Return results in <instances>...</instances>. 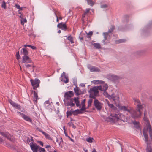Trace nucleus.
<instances>
[{
  "label": "nucleus",
  "mask_w": 152,
  "mask_h": 152,
  "mask_svg": "<svg viewBox=\"0 0 152 152\" xmlns=\"http://www.w3.org/2000/svg\"><path fill=\"white\" fill-rule=\"evenodd\" d=\"M39 152H46L45 149L41 147H39Z\"/></svg>",
  "instance_id": "obj_45"
},
{
  "label": "nucleus",
  "mask_w": 152,
  "mask_h": 152,
  "mask_svg": "<svg viewBox=\"0 0 152 152\" xmlns=\"http://www.w3.org/2000/svg\"><path fill=\"white\" fill-rule=\"evenodd\" d=\"M92 152H96V150L94 148L93 149V151H92Z\"/></svg>",
  "instance_id": "obj_61"
},
{
  "label": "nucleus",
  "mask_w": 152,
  "mask_h": 152,
  "mask_svg": "<svg viewBox=\"0 0 152 152\" xmlns=\"http://www.w3.org/2000/svg\"><path fill=\"white\" fill-rule=\"evenodd\" d=\"M99 86H95L91 88L89 91L90 93V96L91 98H94L95 96H97L98 94V90H99Z\"/></svg>",
  "instance_id": "obj_4"
},
{
  "label": "nucleus",
  "mask_w": 152,
  "mask_h": 152,
  "mask_svg": "<svg viewBox=\"0 0 152 152\" xmlns=\"http://www.w3.org/2000/svg\"><path fill=\"white\" fill-rule=\"evenodd\" d=\"M15 6L19 10H21L22 9L21 8L20 6L18 4H15Z\"/></svg>",
  "instance_id": "obj_47"
},
{
  "label": "nucleus",
  "mask_w": 152,
  "mask_h": 152,
  "mask_svg": "<svg viewBox=\"0 0 152 152\" xmlns=\"http://www.w3.org/2000/svg\"><path fill=\"white\" fill-rule=\"evenodd\" d=\"M17 113L18 115L21 116L22 117H23V116L25 115L24 114L22 113H21L20 112H18Z\"/></svg>",
  "instance_id": "obj_46"
},
{
  "label": "nucleus",
  "mask_w": 152,
  "mask_h": 152,
  "mask_svg": "<svg viewBox=\"0 0 152 152\" xmlns=\"http://www.w3.org/2000/svg\"><path fill=\"white\" fill-rule=\"evenodd\" d=\"M131 112H129L131 117L134 118L136 119L140 118L141 116V113L140 110L131 109Z\"/></svg>",
  "instance_id": "obj_3"
},
{
  "label": "nucleus",
  "mask_w": 152,
  "mask_h": 152,
  "mask_svg": "<svg viewBox=\"0 0 152 152\" xmlns=\"http://www.w3.org/2000/svg\"><path fill=\"white\" fill-rule=\"evenodd\" d=\"M73 113H74V111H67L66 112V116L67 117L70 116Z\"/></svg>",
  "instance_id": "obj_35"
},
{
  "label": "nucleus",
  "mask_w": 152,
  "mask_h": 152,
  "mask_svg": "<svg viewBox=\"0 0 152 152\" xmlns=\"http://www.w3.org/2000/svg\"><path fill=\"white\" fill-rule=\"evenodd\" d=\"M135 127L137 129L139 128V123L138 122L134 121H132Z\"/></svg>",
  "instance_id": "obj_32"
},
{
  "label": "nucleus",
  "mask_w": 152,
  "mask_h": 152,
  "mask_svg": "<svg viewBox=\"0 0 152 152\" xmlns=\"http://www.w3.org/2000/svg\"><path fill=\"white\" fill-rule=\"evenodd\" d=\"M74 95V93L72 91H69L66 92L64 95L65 99H71V97H72Z\"/></svg>",
  "instance_id": "obj_13"
},
{
  "label": "nucleus",
  "mask_w": 152,
  "mask_h": 152,
  "mask_svg": "<svg viewBox=\"0 0 152 152\" xmlns=\"http://www.w3.org/2000/svg\"><path fill=\"white\" fill-rule=\"evenodd\" d=\"M117 114H112L110 116L107 118V121L111 122H114L117 121L118 119H117Z\"/></svg>",
  "instance_id": "obj_11"
},
{
  "label": "nucleus",
  "mask_w": 152,
  "mask_h": 152,
  "mask_svg": "<svg viewBox=\"0 0 152 152\" xmlns=\"http://www.w3.org/2000/svg\"><path fill=\"white\" fill-rule=\"evenodd\" d=\"M144 120L146 121V126L144 128H146V129L148 128V127L149 125L150 126H151L149 121L148 120V119L146 118V117H145V116L143 118Z\"/></svg>",
  "instance_id": "obj_21"
},
{
  "label": "nucleus",
  "mask_w": 152,
  "mask_h": 152,
  "mask_svg": "<svg viewBox=\"0 0 152 152\" xmlns=\"http://www.w3.org/2000/svg\"><path fill=\"white\" fill-rule=\"evenodd\" d=\"M67 39L70 41L71 43H74V42L73 39V38L71 36H69L68 37Z\"/></svg>",
  "instance_id": "obj_38"
},
{
  "label": "nucleus",
  "mask_w": 152,
  "mask_h": 152,
  "mask_svg": "<svg viewBox=\"0 0 152 152\" xmlns=\"http://www.w3.org/2000/svg\"><path fill=\"white\" fill-rule=\"evenodd\" d=\"M103 34L104 37V40H106L107 38L108 33L107 32L103 33Z\"/></svg>",
  "instance_id": "obj_41"
},
{
  "label": "nucleus",
  "mask_w": 152,
  "mask_h": 152,
  "mask_svg": "<svg viewBox=\"0 0 152 152\" xmlns=\"http://www.w3.org/2000/svg\"><path fill=\"white\" fill-rule=\"evenodd\" d=\"M73 84H74V85L75 86V87H77V81L76 80H73Z\"/></svg>",
  "instance_id": "obj_49"
},
{
  "label": "nucleus",
  "mask_w": 152,
  "mask_h": 152,
  "mask_svg": "<svg viewBox=\"0 0 152 152\" xmlns=\"http://www.w3.org/2000/svg\"><path fill=\"white\" fill-rule=\"evenodd\" d=\"M82 110V108L80 109L76 110L74 111V115H76L79 114H81L83 113L82 111L85 110Z\"/></svg>",
  "instance_id": "obj_20"
},
{
  "label": "nucleus",
  "mask_w": 152,
  "mask_h": 152,
  "mask_svg": "<svg viewBox=\"0 0 152 152\" xmlns=\"http://www.w3.org/2000/svg\"><path fill=\"white\" fill-rule=\"evenodd\" d=\"M37 129H38V131H39L40 132H42V134H43V132H44L42 130H41V129H40L39 128H37Z\"/></svg>",
  "instance_id": "obj_55"
},
{
  "label": "nucleus",
  "mask_w": 152,
  "mask_h": 152,
  "mask_svg": "<svg viewBox=\"0 0 152 152\" xmlns=\"http://www.w3.org/2000/svg\"><path fill=\"white\" fill-rule=\"evenodd\" d=\"M116 117H117V119L118 120H121L124 122L126 121L129 123L131 122L130 120V118L126 117L122 114H117Z\"/></svg>",
  "instance_id": "obj_7"
},
{
  "label": "nucleus",
  "mask_w": 152,
  "mask_h": 152,
  "mask_svg": "<svg viewBox=\"0 0 152 152\" xmlns=\"http://www.w3.org/2000/svg\"><path fill=\"white\" fill-rule=\"evenodd\" d=\"M43 134L45 135L46 138L50 140H52L49 134L45 133V132H43Z\"/></svg>",
  "instance_id": "obj_29"
},
{
  "label": "nucleus",
  "mask_w": 152,
  "mask_h": 152,
  "mask_svg": "<svg viewBox=\"0 0 152 152\" xmlns=\"http://www.w3.org/2000/svg\"><path fill=\"white\" fill-rule=\"evenodd\" d=\"M119 42H124V40L123 39H120L119 40Z\"/></svg>",
  "instance_id": "obj_59"
},
{
  "label": "nucleus",
  "mask_w": 152,
  "mask_h": 152,
  "mask_svg": "<svg viewBox=\"0 0 152 152\" xmlns=\"http://www.w3.org/2000/svg\"><path fill=\"white\" fill-rule=\"evenodd\" d=\"M68 124L69 126H72V125H73V124H72V123H69Z\"/></svg>",
  "instance_id": "obj_58"
},
{
  "label": "nucleus",
  "mask_w": 152,
  "mask_h": 152,
  "mask_svg": "<svg viewBox=\"0 0 152 152\" xmlns=\"http://www.w3.org/2000/svg\"><path fill=\"white\" fill-rule=\"evenodd\" d=\"M83 150L84 151H85V152H88L87 150H85L84 148L83 149Z\"/></svg>",
  "instance_id": "obj_63"
},
{
  "label": "nucleus",
  "mask_w": 152,
  "mask_h": 152,
  "mask_svg": "<svg viewBox=\"0 0 152 152\" xmlns=\"http://www.w3.org/2000/svg\"><path fill=\"white\" fill-rule=\"evenodd\" d=\"M27 22V20L26 19L24 18H21V24L23 25L24 23Z\"/></svg>",
  "instance_id": "obj_37"
},
{
  "label": "nucleus",
  "mask_w": 152,
  "mask_h": 152,
  "mask_svg": "<svg viewBox=\"0 0 152 152\" xmlns=\"http://www.w3.org/2000/svg\"><path fill=\"white\" fill-rule=\"evenodd\" d=\"M86 140L89 142H92L94 140V139L93 138L89 137L87 138L86 139Z\"/></svg>",
  "instance_id": "obj_34"
},
{
  "label": "nucleus",
  "mask_w": 152,
  "mask_h": 152,
  "mask_svg": "<svg viewBox=\"0 0 152 152\" xmlns=\"http://www.w3.org/2000/svg\"><path fill=\"white\" fill-rule=\"evenodd\" d=\"M92 44L96 49H99L101 48L100 45L99 43H94Z\"/></svg>",
  "instance_id": "obj_27"
},
{
  "label": "nucleus",
  "mask_w": 152,
  "mask_h": 152,
  "mask_svg": "<svg viewBox=\"0 0 152 152\" xmlns=\"http://www.w3.org/2000/svg\"><path fill=\"white\" fill-rule=\"evenodd\" d=\"M85 102H86V99H84L81 102V105H82V110H86V108L85 107Z\"/></svg>",
  "instance_id": "obj_25"
},
{
  "label": "nucleus",
  "mask_w": 152,
  "mask_h": 152,
  "mask_svg": "<svg viewBox=\"0 0 152 152\" xmlns=\"http://www.w3.org/2000/svg\"><path fill=\"white\" fill-rule=\"evenodd\" d=\"M81 86H85V84H80Z\"/></svg>",
  "instance_id": "obj_62"
},
{
  "label": "nucleus",
  "mask_w": 152,
  "mask_h": 152,
  "mask_svg": "<svg viewBox=\"0 0 152 152\" xmlns=\"http://www.w3.org/2000/svg\"><path fill=\"white\" fill-rule=\"evenodd\" d=\"M114 29V27L113 26H112V28H111V30H109L108 31V33H111V32L113 31Z\"/></svg>",
  "instance_id": "obj_50"
},
{
  "label": "nucleus",
  "mask_w": 152,
  "mask_h": 152,
  "mask_svg": "<svg viewBox=\"0 0 152 152\" xmlns=\"http://www.w3.org/2000/svg\"><path fill=\"white\" fill-rule=\"evenodd\" d=\"M30 82L34 89H35L39 87L40 82V81L37 79H35L34 80L31 79Z\"/></svg>",
  "instance_id": "obj_8"
},
{
  "label": "nucleus",
  "mask_w": 152,
  "mask_h": 152,
  "mask_svg": "<svg viewBox=\"0 0 152 152\" xmlns=\"http://www.w3.org/2000/svg\"><path fill=\"white\" fill-rule=\"evenodd\" d=\"M92 83L95 84H102L104 85L102 86H99V90L101 91H105L108 89V86L107 83H105L104 81L102 80H96L92 81Z\"/></svg>",
  "instance_id": "obj_2"
},
{
  "label": "nucleus",
  "mask_w": 152,
  "mask_h": 152,
  "mask_svg": "<svg viewBox=\"0 0 152 152\" xmlns=\"http://www.w3.org/2000/svg\"><path fill=\"white\" fill-rule=\"evenodd\" d=\"M22 62L24 63H28L31 62V60L28 56H23Z\"/></svg>",
  "instance_id": "obj_16"
},
{
  "label": "nucleus",
  "mask_w": 152,
  "mask_h": 152,
  "mask_svg": "<svg viewBox=\"0 0 152 152\" xmlns=\"http://www.w3.org/2000/svg\"><path fill=\"white\" fill-rule=\"evenodd\" d=\"M93 33L91 31H90L87 34L88 35L91 36L92 34Z\"/></svg>",
  "instance_id": "obj_54"
},
{
  "label": "nucleus",
  "mask_w": 152,
  "mask_h": 152,
  "mask_svg": "<svg viewBox=\"0 0 152 152\" xmlns=\"http://www.w3.org/2000/svg\"><path fill=\"white\" fill-rule=\"evenodd\" d=\"M3 141V139L1 138H0V142H2Z\"/></svg>",
  "instance_id": "obj_64"
},
{
  "label": "nucleus",
  "mask_w": 152,
  "mask_h": 152,
  "mask_svg": "<svg viewBox=\"0 0 152 152\" xmlns=\"http://www.w3.org/2000/svg\"><path fill=\"white\" fill-rule=\"evenodd\" d=\"M45 147L46 148H51V146L50 145H47Z\"/></svg>",
  "instance_id": "obj_60"
},
{
  "label": "nucleus",
  "mask_w": 152,
  "mask_h": 152,
  "mask_svg": "<svg viewBox=\"0 0 152 152\" xmlns=\"http://www.w3.org/2000/svg\"><path fill=\"white\" fill-rule=\"evenodd\" d=\"M74 91L75 93L77 95H79L80 94V93L79 92V89L77 86L75 87V88H74Z\"/></svg>",
  "instance_id": "obj_26"
},
{
  "label": "nucleus",
  "mask_w": 152,
  "mask_h": 152,
  "mask_svg": "<svg viewBox=\"0 0 152 152\" xmlns=\"http://www.w3.org/2000/svg\"><path fill=\"white\" fill-rule=\"evenodd\" d=\"M9 102L10 104L12 106H13L14 105V104H15V103L13 101H12L11 100H10Z\"/></svg>",
  "instance_id": "obj_51"
},
{
  "label": "nucleus",
  "mask_w": 152,
  "mask_h": 152,
  "mask_svg": "<svg viewBox=\"0 0 152 152\" xmlns=\"http://www.w3.org/2000/svg\"><path fill=\"white\" fill-rule=\"evenodd\" d=\"M104 92H103V94L104 96H105L106 97H107L109 99H110V95H109L108 93L105 91H104Z\"/></svg>",
  "instance_id": "obj_36"
},
{
  "label": "nucleus",
  "mask_w": 152,
  "mask_h": 152,
  "mask_svg": "<svg viewBox=\"0 0 152 152\" xmlns=\"http://www.w3.org/2000/svg\"><path fill=\"white\" fill-rule=\"evenodd\" d=\"M108 6V4H104L101 5V7L102 8H107Z\"/></svg>",
  "instance_id": "obj_42"
},
{
  "label": "nucleus",
  "mask_w": 152,
  "mask_h": 152,
  "mask_svg": "<svg viewBox=\"0 0 152 152\" xmlns=\"http://www.w3.org/2000/svg\"><path fill=\"white\" fill-rule=\"evenodd\" d=\"M22 118L24 120L27 121L31 123L32 122V121L30 118L25 114Z\"/></svg>",
  "instance_id": "obj_23"
},
{
  "label": "nucleus",
  "mask_w": 152,
  "mask_h": 152,
  "mask_svg": "<svg viewBox=\"0 0 152 152\" xmlns=\"http://www.w3.org/2000/svg\"><path fill=\"white\" fill-rule=\"evenodd\" d=\"M16 58L18 60L20 58V56L19 54V51H18L16 54Z\"/></svg>",
  "instance_id": "obj_43"
},
{
  "label": "nucleus",
  "mask_w": 152,
  "mask_h": 152,
  "mask_svg": "<svg viewBox=\"0 0 152 152\" xmlns=\"http://www.w3.org/2000/svg\"><path fill=\"white\" fill-rule=\"evenodd\" d=\"M92 102V100L91 99H89L88 101V107L91 106V103Z\"/></svg>",
  "instance_id": "obj_44"
},
{
  "label": "nucleus",
  "mask_w": 152,
  "mask_h": 152,
  "mask_svg": "<svg viewBox=\"0 0 152 152\" xmlns=\"http://www.w3.org/2000/svg\"><path fill=\"white\" fill-rule=\"evenodd\" d=\"M20 54L23 56H28V52L26 49L23 48L21 51Z\"/></svg>",
  "instance_id": "obj_19"
},
{
  "label": "nucleus",
  "mask_w": 152,
  "mask_h": 152,
  "mask_svg": "<svg viewBox=\"0 0 152 152\" xmlns=\"http://www.w3.org/2000/svg\"><path fill=\"white\" fill-rule=\"evenodd\" d=\"M24 46L25 48L26 47H30L33 49H35L36 48L35 47L33 46H31V45H26V44L25 45H24Z\"/></svg>",
  "instance_id": "obj_40"
},
{
  "label": "nucleus",
  "mask_w": 152,
  "mask_h": 152,
  "mask_svg": "<svg viewBox=\"0 0 152 152\" xmlns=\"http://www.w3.org/2000/svg\"><path fill=\"white\" fill-rule=\"evenodd\" d=\"M61 81L67 83L69 82V79L67 76L65 75V73L63 72L61 75V77L60 78Z\"/></svg>",
  "instance_id": "obj_15"
},
{
  "label": "nucleus",
  "mask_w": 152,
  "mask_h": 152,
  "mask_svg": "<svg viewBox=\"0 0 152 152\" xmlns=\"http://www.w3.org/2000/svg\"><path fill=\"white\" fill-rule=\"evenodd\" d=\"M133 100L134 104L137 106V110H140L143 108L145 105L144 104H142L138 99L134 98L133 99Z\"/></svg>",
  "instance_id": "obj_6"
},
{
  "label": "nucleus",
  "mask_w": 152,
  "mask_h": 152,
  "mask_svg": "<svg viewBox=\"0 0 152 152\" xmlns=\"http://www.w3.org/2000/svg\"><path fill=\"white\" fill-rule=\"evenodd\" d=\"M44 105L45 107L48 108H51V104L50 103V102L48 100L46 101L45 102Z\"/></svg>",
  "instance_id": "obj_22"
},
{
  "label": "nucleus",
  "mask_w": 152,
  "mask_h": 152,
  "mask_svg": "<svg viewBox=\"0 0 152 152\" xmlns=\"http://www.w3.org/2000/svg\"><path fill=\"white\" fill-rule=\"evenodd\" d=\"M108 106L111 108H113L114 107L113 104H109V101H108Z\"/></svg>",
  "instance_id": "obj_48"
},
{
  "label": "nucleus",
  "mask_w": 152,
  "mask_h": 152,
  "mask_svg": "<svg viewBox=\"0 0 152 152\" xmlns=\"http://www.w3.org/2000/svg\"><path fill=\"white\" fill-rule=\"evenodd\" d=\"M0 134L3 137H6L8 139L10 138V134L8 132H1Z\"/></svg>",
  "instance_id": "obj_24"
},
{
  "label": "nucleus",
  "mask_w": 152,
  "mask_h": 152,
  "mask_svg": "<svg viewBox=\"0 0 152 152\" xmlns=\"http://www.w3.org/2000/svg\"><path fill=\"white\" fill-rule=\"evenodd\" d=\"M106 77L108 80L114 82L118 81L121 78V77L119 76L110 74L107 75Z\"/></svg>",
  "instance_id": "obj_5"
},
{
  "label": "nucleus",
  "mask_w": 152,
  "mask_h": 152,
  "mask_svg": "<svg viewBox=\"0 0 152 152\" xmlns=\"http://www.w3.org/2000/svg\"><path fill=\"white\" fill-rule=\"evenodd\" d=\"M1 6L2 8H4V9H6V3L5 1H2Z\"/></svg>",
  "instance_id": "obj_39"
},
{
  "label": "nucleus",
  "mask_w": 152,
  "mask_h": 152,
  "mask_svg": "<svg viewBox=\"0 0 152 152\" xmlns=\"http://www.w3.org/2000/svg\"><path fill=\"white\" fill-rule=\"evenodd\" d=\"M149 144L147 145L146 149V152H152V148L151 146H149Z\"/></svg>",
  "instance_id": "obj_30"
},
{
  "label": "nucleus",
  "mask_w": 152,
  "mask_h": 152,
  "mask_svg": "<svg viewBox=\"0 0 152 152\" xmlns=\"http://www.w3.org/2000/svg\"><path fill=\"white\" fill-rule=\"evenodd\" d=\"M25 66L26 67H28L31 66V65L30 64H27L25 65Z\"/></svg>",
  "instance_id": "obj_56"
},
{
  "label": "nucleus",
  "mask_w": 152,
  "mask_h": 152,
  "mask_svg": "<svg viewBox=\"0 0 152 152\" xmlns=\"http://www.w3.org/2000/svg\"><path fill=\"white\" fill-rule=\"evenodd\" d=\"M55 15L56 17V21L57 22H58V16H57V15H56V14L55 13Z\"/></svg>",
  "instance_id": "obj_57"
},
{
  "label": "nucleus",
  "mask_w": 152,
  "mask_h": 152,
  "mask_svg": "<svg viewBox=\"0 0 152 152\" xmlns=\"http://www.w3.org/2000/svg\"><path fill=\"white\" fill-rule=\"evenodd\" d=\"M30 147L33 152H37L39 146L37 145L36 144L34 143L31 142L29 144Z\"/></svg>",
  "instance_id": "obj_12"
},
{
  "label": "nucleus",
  "mask_w": 152,
  "mask_h": 152,
  "mask_svg": "<svg viewBox=\"0 0 152 152\" xmlns=\"http://www.w3.org/2000/svg\"><path fill=\"white\" fill-rule=\"evenodd\" d=\"M118 107L120 110L121 111H127L129 113L131 112L130 110L131 108L128 106H125L119 105Z\"/></svg>",
  "instance_id": "obj_14"
},
{
  "label": "nucleus",
  "mask_w": 152,
  "mask_h": 152,
  "mask_svg": "<svg viewBox=\"0 0 152 152\" xmlns=\"http://www.w3.org/2000/svg\"><path fill=\"white\" fill-rule=\"evenodd\" d=\"M13 107L15 108L18 109L19 110H20L21 109L20 106L17 103H15Z\"/></svg>",
  "instance_id": "obj_31"
},
{
  "label": "nucleus",
  "mask_w": 152,
  "mask_h": 152,
  "mask_svg": "<svg viewBox=\"0 0 152 152\" xmlns=\"http://www.w3.org/2000/svg\"><path fill=\"white\" fill-rule=\"evenodd\" d=\"M33 141V137H28L27 140V142L29 144V142H32Z\"/></svg>",
  "instance_id": "obj_33"
},
{
  "label": "nucleus",
  "mask_w": 152,
  "mask_h": 152,
  "mask_svg": "<svg viewBox=\"0 0 152 152\" xmlns=\"http://www.w3.org/2000/svg\"><path fill=\"white\" fill-rule=\"evenodd\" d=\"M37 93L35 91H34V100L36 102H37V100L38 99Z\"/></svg>",
  "instance_id": "obj_28"
},
{
  "label": "nucleus",
  "mask_w": 152,
  "mask_h": 152,
  "mask_svg": "<svg viewBox=\"0 0 152 152\" xmlns=\"http://www.w3.org/2000/svg\"><path fill=\"white\" fill-rule=\"evenodd\" d=\"M94 103L95 107L97 110H100L101 109L103 104L99 102L97 99H95L94 101Z\"/></svg>",
  "instance_id": "obj_10"
},
{
  "label": "nucleus",
  "mask_w": 152,
  "mask_h": 152,
  "mask_svg": "<svg viewBox=\"0 0 152 152\" xmlns=\"http://www.w3.org/2000/svg\"><path fill=\"white\" fill-rule=\"evenodd\" d=\"M90 8H87L86 10V11L85 12V14H87L88 13L90 10Z\"/></svg>",
  "instance_id": "obj_52"
},
{
  "label": "nucleus",
  "mask_w": 152,
  "mask_h": 152,
  "mask_svg": "<svg viewBox=\"0 0 152 152\" xmlns=\"http://www.w3.org/2000/svg\"><path fill=\"white\" fill-rule=\"evenodd\" d=\"M58 27L61 28L62 30L66 31V27L65 23H61L57 25Z\"/></svg>",
  "instance_id": "obj_18"
},
{
  "label": "nucleus",
  "mask_w": 152,
  "mask_h": 152,
  "mask_svg": "<svg viewBox=\"0 0 152 152\" xmlns=\"http://www.w3.org/2000/svg\"><path fill=\"white\" fill-rule=\"evenodd\" d=\"M39 142L40 144V145H41L42 146H43V143L41 141H39Z\"/></svg>",
  "instance_id": "obj_53"
},
{
  "label": "nucleus",
  "mask_w": 152,
  "mask_h": 152,
  "mask_svg": "<svg viewBox=\"0 0 152 152\" xmlns=\"http://www.w3.org/2000/svg\"><path fill=\"white\" fill-rule=\"evenodd\" d=\"M110 100H113L115 104L118 103L119 102V98L118 94L113 93L110 95Z\"/></svg>",
  "instance_id": "obj_9"
},
{
  "label": "nucleus",
  "mask_w": 152,
  "mask_h": 152,
  "mask_svg": "<svg viewBox=\"0 0 152 152\" xmlns=\"http://www.w3.org/2000/svg\"><path fill=\"white\" fill-rule=\"evenodd\" d=\"M87 67L89 69L91 72H99L100 70L97 67L94 66H92L90 65H88L87 66Z\"/></svg>",
  "instance_id": "obj_17"
},
{
  "label": "nucleus",
  "mask_w": 152,
  "mask_h": 152,
  "mask_svg": "<svg viewBox=\"0 0 152 152\" xmlns=\"http://www.w3.org/2000/svg\"><path fill=\"white\" fill-rule=\"evenodd\" d=\"M63 101L66 106H70L71 107L74 106L75 104L73 103L74 101L77 107H79L80 106V102L77 98L75 97L74 99L71 98L68 99H64Z\"/></svg>",
  "instance_id": "obj_1"
}]
</instances>
